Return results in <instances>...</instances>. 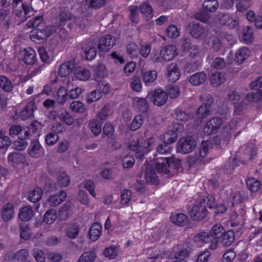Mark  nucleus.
Instances as JSON below:
<instances>
[{
  "label": "nucleus",
  "mask_w": 262,
  "mask_h": 262,
  "mask_svg": "<svg viewBox=\"0 0 262 262\" xmlns=\"http://www.w3.org/2000/svg\"><path fill=\"white\" fill-rule=\"evenodd\" d=\"M215 206L214 199L212 196L200 197L192 207L190 216L194 221L201 220L207 215V207L212 208Z\"/></svg>",
  "instance_id": "nucleus-1"
},
{
  "label": "nucleus",
  "mask_w": 262,
  "mask_h": 262,
  "mask_svg": "<svg viewBox=\"0 0 262 262\" xmlns=\"http://www.w3.org/2000/svg\"><path fill=\"white\" fill-rule=\"evenodd\" d=\"M56 31L54 26H45L42 29H34L30 34L31 40L36 44H41L52 34L53 31Z\"/></svg>",
  "instance_id": "nucleus-2"
},
{
  "label": "nucleus",
  "mask_w": 262,
  "mask_h": 262,
  "mask_svg": "<svg viewBox=\"0 0 262 262\" xmlns=\"http://www.w3.org/2000/svg\"><path fill=\"white\" fill-rule=\"evenodd\" d=\"M203 104L197 110V115L200 118L203 119L210 114L211 105L214 102L212 96L209 94H204L200 96Z\"/></svg>",
  "instance_id": "nucleus-3"
},
{
  "label": "nucleus",
  "mask_w": 262,
  "mask_h": 262,
  "mask_svg": "<svg viewBox=\"0 0 262 262\" xmlns=\"http://www.w3.org/2000/svg\"><path fill=\"white\" fill-rule=\"evenodd\" d=\"M196 145V141L193 138L187 136L181 137L178 143L177 151L182 154H188L193 150Z\"/></svg>",
  "instance_id": "nucleus-4"
},
{
  "label": "nucleus",
  "mask_w": 262,
  "mask_h": 262,
  "mask_svg": "<svg viewBox=\"0 0 262 262\" xmlns=\"http://www.w3.org/2000/svg\"><path fill=\"white\" fill-rule=\"evenodd\" d=\"M223 119L220 117H213L208 120L204 127V133L206 135H211L217 133L223 124Z\"/></svg>",
  "instance_id": "nucleus-5"
},
{
  "label": "nucleus",
  "mask_w": 262,
  "mask_h": 262,
  "mask_svg": "<svg viewBox=\"0 0 262 262\" xmlns=\"http://www.w3.org/2000/svg\"><path fill=\"white\" fill-rule=\"evenodd\" d=\"M18 57L20 61L26 64H33L36 61V52L31 47L20 50Z\"/></svg>",
  "instance_id": "nucleus-6"
},
{
  "label": "nucleus",
  "mask_w": 262,
  "mask_h": 262,
  "mask_svg": "<svg viewBox=\"0 0 262 262\" xmlns=\"http://www.w3.org/2000/svg\"><path fill=\"white\" fill-rule=\"evenodd\" d=\"M116 44L115 37L111 34L103 35L99 40L98 49L101 52H106Z\"/></svg>",
  "instance_id": "nucleus-7"
},
{
  "label": "nucleus",
  "mask_w": 262,
  "mask_h": 262,
  "mask_svg": "<svg viewBox=\"0 0 262 262\" xmlns=\"http://www.w3.org/2000/svg\"><path fill=\"white\" fill-rule=\"evenodd\" d=\"M223 228L220 225H216L214 226L210 230L209 234L210 238V246L209 248L214 250L217 247L218 238L222 236L223 234Z\"/></svg>",
  "instance_id": "nucleus-8"
},
{
  "label": "nucleus",
  "mask_w": 262,
  "mask_h": 262,
  "mask_svg": "<svg viewBox=\"0 0 262 262\" xmlns=\"http://www.w3.org/2000/svg\"><path fill=\"white\" fill-rule=\"evenodd\" d=\"M156 169L159 173L171 177L182 170L181 165H156Z\"/></svg>",
  "instance_id": "nucleus-9"
},
{
  "label": "nucleus",
  "mask_w": 262,
  "mask_h": 262,
  "mask_svg": "<svg viewBox=\"0 0 262 262\" xmlns=\"http://www.w3.org/2000/svg\"><path fill=\"white\" fill-rule=\"evenodd\" d=\"M29 155L34 158H38L44 155L45 150L37 139L31 140L28 148Z\"/></svg>",
  "instance_id": "nucleus-10"
},
{
  "label": "nucleus",
  "mask_w": 262,
  "mask_h": 262,
  "mask_svg": "<svg viewBox=\"0 0 262 262\" xmlns=\"http://www.w3.org/2000/svg\"><path fill=\"white\" fill-rule=\"evenodd\" d=\"M28 250L26 249H23L13 254L11 253H7L5 256L4 259L5 260L16 259L23 262H31L30 260H28Z\"/></svg>",
  "instance_id": "nucleus-11"
},
{
  "label": "nucleus",
  "mask_w": 262,
  "mask_h": 262,
  "mask_svg": "<svg viewBox=\"0 0 262 262\" xmlns=\"http://www.w3.org/2000/svg\"><path fill=\"white\" fill-rule=\"evenodd\" d=\"M151 100L154 105L162 106L167 100V93L162 89L155 90L151 94Z\"/></svg>",
  "instance_id": "nucleus-12"
},
{
  "label": "nucleus",
  "mask_w": 262,
  "mask_h": 262,
  "mask_svg": "<svg viewBox=\"0 0 262 262\" xmlns=\"http://www.w3.org/2000/svg\"><path fill=\"white\" fill-rule=\"evenodd\" d=\"M142 174L146 183L153 185L158 184L159 179L152 165H147Z\"/></svg>",
  "instance_id": "nucleus-13"
},
{
  "label": "nucleus",
  "mask_w": 262,
  "mask_h": 262,
  "mask_svg": "<svg viewBox=\"0 0 262 262\" xmlns=\"http://www.w3.org/2000/svg\"><path fill=\"white\" fill-rule=\"evenodd\" d=\"M178 54L176 46L167 45L164 47L160 52V57L164 61L172 60Z\"/></svg>",
  "instance_id": "nucleus-14"
},
{
  "label": "nucleus",
  "mask_w": 262,
  "mask_h": 262,
  "mask_svg": "<svg viewBox=\"0 0 262 262\" xmlns=\"http://www.w3.org/2000/svg\"><path fill=\"white\" fill-rule=\"evenodd\" d=\"M168 81L174 83L180 78V71L176 63H172L167 67V73L166 74Z\"/></svg>",
  "instance_id": "nucleus-15"
},
{
  "label": "nucleus",
  "mask_w": 262,
  "mask_h": 262,
  "mask_svg": "<svg viewBox=\"0 0 262 262\" xmlns=\"http://www.w3.org/2000/svg\"><path fill=\"white\" fill-rule=\"evenodd\" d=\"M250 54V52L248 48H241L235 52L234 60L237 64H240L248 58Z\"/></svg>",
  "instance_id": "nucleus-16"
},
{
  "label": "nucleus",
  "mask_w": 262,
  "mask_h": 262,
  "mask_svg": "<svg viewBox=\"0 0 262 262\" xmlns=\"http://www.w3.org/2000/svg\"><path fill=\"white\" fill-rule=\"evenodd\" d=\"M239 37L244 43H250L253 39L252 28L248 26L244 28L242 32L239 35Z\"/></svg>",
  "instance_id": "nucleus-17"
},
{
  "label": "nucleus",
  "mask_w": 262,
  "mask_h": 262,
  "mask_svg": "<svg viewBox=\"0 0 262 262\" xmlns=\"http://www.w3.org/2000/svg\"><path fill=\"white\" fill-rule=\"evenodd\" d=\"M102 226L98 223H94L89 230L90 238L93 241H97L101 234Z\"/></svg>",
  "instance_id": "nucleus-18"
},
{
  "label": "nucleus",
  "mask_w": 262,
  "mask_h": 262,
  "mask_svg": "<svg viewBox=\"0 0 262 262\" xmlns=\"http://www.w3.org/2000/svg\"><path fill=\"white\" fill-rule=\"evenodd\" d=\"M139 10L147 19H150L154 16L153 8L149 4V2H146L142 3L139 7Z\"/></svg>",
  "instance_id": "nucleus-19"
},
{
  "label": "nucleus",
  "mask_w": 262,
  "mask_h": 262,
  "mask_svg": "<svg viewBox=\"0 0 262 262\" xmlns=\"http://www.w3.org/2000/svg\"><path fill=\"white\" fill-rule=\"evenodd\" d=\"M67 197V193L64 191H60L58 193L50 196L48 201L52 206H56L63 202Z\"/></svg>",
  "instance_id": "nucleus-20"
},
{
  "label": "nucleus",
  "mask_w": 262,
  "mask_h": 262,
  "mask_svg": "<svg viewBox=\"0 0 262 262\" xmlns=\"http://www.w3.org/2000/svg\"><path fill=\"white\" fill-rule=\"evenodd\" d=\"M14 215V206L10 203H8L4 206L2 210L3 219L5 222L9 221Z\"/></svg>",
  "instance_id": "nucleus-21"
},
{
  "label": "nucleus",
  "mask_w": 262,
  "mask_h": 262,
  "mask_svg": "<svg viewBox=\"0 0 262 262\" xmlns=\"http://www.w3.org/2000/svg\"><path fill=\"white\" fill-rule=\"evenodd\" d=\"M72 17V14L68 9L66 8H61L59 14L57 16V19L59 20V26L64 25Z\"/></svg>",
  "instance_id": "nucleus-22"
},
{
  "label": "nucleus",
  "mask_w": 262,
  "mask_h": 262,
  "mask_svg": "<svg viewBox=\"0 0 262 262\" xmlns=\"http://www.w3.org/2000/svg\"><path fill=\"white\" fill-rule=\"evenodd\" d=\"M206 75L204 72H198L192 75L189 78V82L193 85H199L205 82Z\"/></svg>",
  "instance_id": "nucleus-23"
},
{
  "label": "nucleus",
  "mask_w": 262,
  "mask_h": 262,
  "mask_svg": "<svg viewBox=\"0 0 262 262\" xmlns=\"http://www.w3.org/2000/svg\"><path fill=\"white\" fill-rule=\"evenodd\" d=\"M158 73L156 70L148 71L144 72L142 76V80L145 85L153 83L157 79Z\"/></svg>",
  "instance_id": "nucleus-24"
},
{
  "label": "nucleus",
  "mask_w": 262,
  "mask_h": 262,
  "mask_svg": "<svg viewBox=\"0 0 262 262\" xmlns=\"http://www.w3.org/2000/svg\"><path fill=\"white\" fill-rule=\"evenodd\" d=\"M225 81V77L221 72H216L212 74L210 78L211 85L217 87L221 85Z\"/></svg>",
  "instance_id": "nucleus-25"
},
{
  "label": "nucleus",
  "mask_w": 262,
  "mask_h": 262,
  "mask_svg": "<svg viewBox=\"0 0 262 262\" xmlns=\"http://www.w3.org/2000/svg\"><path fill=\"white\" fill-rule=\"evenodd\" d=\"M171 221L178 226H184L188 222V217L183 213H176L170 217Z\"/></svg>",
  "instance_id": "nucleus-26"
},
{
  "label": "nucleus",
  "mask_w": 262,
  "mask_h": 262,
  "mask_svg": "<svg viewBox=\"0 0 262 262\" xmlns=\"http://www.w3.org/2000/svg\"><path fill=\"white\" fill-rule=\"evenodd\" d=\"M33 212L30 206H25L22 207L19 212L18 216L20 220L23 221H28L33 216Z\"/></svg>",
  "instance_id": "nucleus-27"
},
{
  "label": "nucleus",
  "mask_w": 262,
  "mask_h": 262,
  "mask_svg": "<svg viewBox=\"0 0 262 262\" xmlns=\"http://www.w3.org/2000/svg\"><path fill=\"white\" fill-rule=\"evenodd\" d=\"M74 76L76 78L79 80L85 81L90 78L91 74L87 69L80 67L76 68L75 70Z\"/></svg>",
  "instance_id": "nucleus-28"
},
{
  "label": "nucleus",
  "mask_w": 262,
  "mask_h": 262,
  "mask_svg": "<svg viewBox=\"0 0 262 262\" xmlns=\"http://www.w3.org/2000/svg\"><path fill=\"white\" fill-rule=\"evenodd\" d=\"M74 66L70 62L62 63L59 67L58 75L61 77L69 75L73 71Z\"/></svg>",
  "instance_id": "nucleus-29"
},
{
  "label": "nucleus",
  "mask_w": 262,
  "mask_h": 262,
  "mask_svg": "<svg viewBox=\"0 0 262 262\" xmlns=\"http://www.w3.org/2000/svg\"><path fill=\"white\" fill-rule=\"evenodd\" d=\"M8 161L13 164H24L25 156L17 151L11 152L8 156Z\"/></svg>",
  "instance_id": "nucleus-30"
},
{
  "label": "nucleus",
  "mask_w": 262,
  "mask_h": 262,
  "mask_svg": "<svg viewBox=\"0 0 262 262\" xmlns=\"http://www.w3.org/2000/svg\"><path fill=\"white\" fill-rule=\"evenodd\" d=\"M0 87L6 92H11L13 90V85L6 76L0 75Z\"/></svg>",
  "instance_id": "nucleus-31"
},
{
  "label": "nucleus",
  "mask_w": 262,
  "mask_h": 262,
  "mask_svg": "<svg viewBox=\"0 0 262 262\" xmlns=\"http://www.w3.org/2000/svg\"><path fill=\"white\" fill-rule=\"evenodd\" d=\"M235 239L234 233L232 230H229L222 235V244L224 246L231 245Z\"/></svg>",
  "instance_id": "nucleus-32"
},
{
  "label": "nucleus",
  "mask_w": 262,
  "mask_h": 262,
  "mask_svg": "<svg viewBox=\"0 0 262 262\" xmlns=\"http://www.w3.org/2000/svg\"><path fill=\"white\" fill-rule=\"evenodd\" d=\"M33 104L29 103L20 111L19 116L22 120H26L33 116Z\"/></svg>",
  "instance_id": "nucleus-33"
},
{
  "label": "nucleus",
  "mask_w": 262,
  "mask_h": 262,
  "mask_svg": "<svg viewBox=\"0 0 262 262\" xmlns=\"http://www.w3.org/2000/svg\"><path fill=\"white\" fill-rule=\"evenodd\" d=\"M56 219V211L54 209L48 210L43 215V222L49 225L53 224Z\"/></svg>",
  "instance_id": "nucleus-34"
},
{
  "label": "nucleus",
  "mask_w": 262,
  "mask_h": 262,
  "mask_svg": "<svg viewBox=\"0 0 262 262\" xmlns=\"http://www.w3.org/2000/svg\"><path fill=\"white\" fill-rule=\"evenodd\" d=\"M96 257V253L94 251H88L83 253L77 262H93Z\"/></svg>",
  "instance_id": "nucleus-35"
},
{
  "label": "nucleus",
  "mask_w": 262,
  "mask_h": 262,
  "mask_svg": "<svg viewBox=\"0 0 262 262\" xmlns=\"http://www.w3.org/2000/svg\"><path fill=\"white\" fill-rule=\"evenodd\" d=\"M247 187L252 192L257 191L261 187V182L255 178H249L246 182Z\"/></svg>",
  "instance_id": "nucleus-36"
},
{
  "label": "nucleus",
  "mask_w": 262,
  "mask_h": 262,
  "mask_svg": "<svg viewBox=\"0 0 262 262\" xmlns=\"http://www.w3.org/2000/svg\"><path fill=\"white\" fill-rule=\"evenodd\" d=\"M202 6L205 10L212 12L217 10L219 4L217 0H207L203 3Z\"/></svg>",
  "instance_id": "nucleus-37"
},
{
  "label": "nucleus",
  "mask_w": 262,
  "mask_h": 262,
  "mask_svg": "<svg viewBox=\"0 0 262 262\" xmlns=\"http://www.w3.org/2000/svg\"><path fill=\"white\" fill-rule=\"evenodd\" d=\"M70 182V177L64 171H60L58 173L57 183L59 186L67 187L69 186Z\"/></svg>",
  "instance_id": "nucleus-38"
},
{
  "label": "nucleus",
  "mask_w": 262,
  "mask_h": 262,
  "mask_svg": "<svg viewBox=\"0 0 262 262\" xmlns=\"http://www.w3.org/2000/svg\"><path fill=\"white\" fill-rule=\"evenodd\" d=\"M165 34L169 38H175L179 36L180 29L174 25H170L167 27Z\"/></svg>",
  "instance_id": "nucleus-39"
},
{
  "label": "nucleus",
  "mask_w": 262,
  "mask_h": 262,
  "mask_svg": "<svg viewBox=\"0 0 262 262\" xmlns=\"http://www.w3.org/2000/svg\"><path fill=\"white\" fill-rule=\"evenodd\" d=\"M42 194V189L40 188L37 187L29 193L28 199L30 202L35 203L41 199Z\"/></svg>",
  "instance_id": "nucleus-40"
},
{
  "label": "nucleus",
  "mask_w": 262,
  "mask_h": 262,
  "mask_svg": "<svg viewBox=\"0 0 262 262\" xmlns=\"http://www.w3.org/2000/svg\"><path fill=\"white\" fill-rule=\"evenodd\" d=\"M174 117L179 121L182 122H186L190 118V115L189 113L183 111L180 108H177L174 110Z\"/></svg>",
  "instance_id": "nucleus-41"
},
{
  "label": "nucleus",
  "mask_w": 262,
  "mask_h": 262,
  "mask_svg": "<svg viewBox=\"0 0 262 262\" xmlns=\"http://www.w3.org/2000/svg\"><path fill=\"white\" fill-rule=\"evenodd\" d=\"M130 14L129 15V20L133 23L137 24L139 21V10L136 6H130L129 7Z\"/></svg>",
  "instance_id": "nucleus-42"
},
{
  "label": "nucleus",
  "mask_w": 262,
  "mask_h": 262,
  "mask_svg": "<svg viewBox=\"0 0 262 262\" xmlns=\"http://www.w3.org/2000/svg\"><path fill=\"white\" fill-rule=\"evenodd\" d=\"M204 32V28L198 23L192 24L190 33L194 38H198L203 34Z\"/></svg>",
  "instance_id": "nucleus-43"
},
{
  "label": "nucleus",
  "mask_w": 262,
  "mask_h": 262,
  "mask_svg": "<svg viewBox=\"0 0 262 262\" xmlns=\"http://www.w3.org/2000/svg\"><path fill=\"white\" fill-rule=\"evenodd\" d=\"M72 203L71 202H67L61 207L59 211V215L63 219H66L71 213Z\"/></svg>",
  "instance_id": "nucleus-44"
},
{
  "label": "nucleus",
  "mask_w": 262,
  "mask_h": 262,
  "mask_svg": "<svg viewBox=\"0 0 262 262\" xmlns=\"http://www.w3.org/2000/svg\"><path fill=\"white\" fill-rule=\"evenodd\" d=\"M177 134L174 131L169 130L163 135V141L166 144H170L176 141Z\"/></svg>",
  "instance_id": "nucleus-45"
},
{
  "label": "nucleus",
  "mask_w": 262,
  "mask_h": 262,
  "mask_svg": "<svg viewBox=\"0 0 262 262\" xmlns=\"http://www.w3.org/2000/svg\"><path fill=\"white\" fill-rule=\"evenodd\" d=\"M143 123V116L141 114H139L134 117L129 128L132 130H136L141 127Z\"/></svg>",
  "instance_id": "nucleus-46"
},
{
  "label": "nucleus",
  "mask_w": 262,
  "mask_h": 262,
  "mask_svg": "<svg viewBox=\"0 0 262 262\" xmlns=\"http://www.w3.org/2000/svg\"><path fill=\"white\" fill-rule=\"evenodd\" d=\"M20 226V235L25 240L29 239L31 235V229L26 223H21Z\"/></svg>",
  "instance_id": "nucleus-47"
},
{
  "label": "nucleus",
  "mask_w": 262,
  "mask_h": 262,
  "mask_svg": "<svg viewBox=\"0 0 262 262\" xmlns=\"http://www.w3.org/2000/svg\"><path fill=\"white\" fill-rule=\"evenodd\" d=\"M85 2L88 7L93 10L102 8L105 3V0H85Z\"/></svg>",
  "instance_id": "nucleus-48"
},
{
  "label": "nucleus",
  "mask_w": 262,
  "mask_h": 262,
  "mask_svg": "<svg viewBox=\"0 0 262 262\" xmlns=\"http://www.w3.org/2000/svg\"><path fill=\"white\" fill-rule=\"evenodd\" d=\"M74 21L76 26L81 31L84 30L88 25V18L86 16L75 17Z\"/></svg>",
  "instance_id": "nucleus-49"
},
{
  "label": "nucleus",
  "mask_w": 262,
  "mask_h": 262,
  "mask_svg": "<svg viewBox=\"0 0 262 262\" xmlns=\"http://www.w3.org/2000/svg\"><path fill=\"white\" fill-rule=\"evenodd\" d=\"M102 97L100 91L95 90L92 91L90 94H88L86 97V101L89 103H91L99 100Z\"/></svg>",
  "instance_id": "nucleus-50"
},
{
  "label": "nucleus",
  "mask_w": 262,
  "mask_h": 262,
  "mask_svg": "<svg viewBox=\"0 0 262 262\" xmlns=\"http://www.w3.org/2000/svg\"><path fill=\"white\" fill-rule=\"evenodd\" d=\"M79 232V228L76 225H72L68 227L66 229L67 235L71 239L76 238Z\"/></svg>",
  "instance_id": "nucleus-51"
},
{
  "label": "nucleus",
  "mask_w": 262,
  "mask_h": 262,
  "mask_svg": "<svg viewBox=\"0 0 262 262\" xmlns=\"http://www.w3.org/2000/svg\"><path fill=\"white\" fill-rule=\"evenodd\" d=\"M68 97L67 90L63 86L60 87L57 92V102L61 104L64 103L67 101Z\"/></svg>",
  "instance_id": "nucleus-52"
},
{
  "label": "nucleus",
  "mask_w": 262,
  "mask_h": 262,
  "mask_svg": "<svg viewBox=\"0 0 262 262\" xmlns=\"http://www.w3.org/2000/svg\"><path fill=\"white\" fill-rule=\"evenodd\" d=\"M90 127L93 134L95 136L100 134L102 129L101 123L98 120H94L91 121L89 123Z\"/></svg>",
  "instance_id": "nucleus-53"
},
{
  "label": "nucleus",
  "mask_w": 262,
  "mask_h": 262,
  "mask_svg": "<svg viewBox=\"0 0 262 262\" xmlns=\"http://www.w3.org/2000/svg\"><path fill=\"white\" fill-rule=\"evenodd\" d=\"M21 137H18V139L13 143L14 148L17 150L21 151L25 150L28 144L25 139Z\"/></svg>",
  "instance_id": "nucleus-54"
},
{
  "label": "nucleus",
  "mask_w": 262,
  "mask_h": 262,
  "mask_svg": "<svg viewBox=\"0 0 262 262\" xmlns=\"http://www.w3.org/2000/svg\"><path fill=\"white\" fill-rule=\"evenodd\" d=\"M193 240L196 243H210L209 234L206 232H201L195 235L193 237Z\"/></svg>",
  "instance_id": "nucleus-55"
},
{
  "label": "nucleus",
  "mask_w": 262,
  "mask_h": 262,
  "mask_svg": "<svg viewBox=\"0 0 262 262\" xmlns=\"http://www.w3.org/2000/svg\"><path fill=\"white\" fill-rule=\"evenodd\" d=\"M118 252V248L116 246H112L105 249L103 254L110 259H113L117 256Z\"/></svg>",
  "instance_id": "nucleus-56"
},
{
  "label": "nucleus",
  "mask_w": 262,
  "mask_h": 262,
  "mask_svg": "<svg viewBox=\"0 0 262 262\" xmlns=\"http://www.w3.org/2000/svg\"><path fill=\"white\" fill-rule=\"evenodd\" d=\"M84 54L87 60H92L97 55V50L93 46H89V48H86L84 50Z\"/></svg>",
  "instance_id": "nucleus-57"
},
{
  "label": "nucleus",
  "mask_w": 262,
  "mask_h": 262,
  "mask_svg": "<svg viewBox=\"0 0 262 262\" xmlns=\"http://www.w3.org/2000/svg\"><path fill=\"white\" fill-rule=\"evenodd\" d=\"M71 110L77 113H83L85 111L84 104L79 101H73L70 104Z\"/></svg>",
  "instance_id": "nucleus-58"
},
{
  "label": "nucleus",
  "mask_w": 262,
  "mask_h": 262,
  "mask_svg": "<svg viewBox=\"0 0 262 262\" xmlns=\"http://www.w3.org/2000/svg\"><path fill=\"white\" fill-rule=\"evenodd\" d=\"M59 118L60 120L62 121L68 125H72L74 122L73 117L67 112L60 113L59 115Z\"/></svg>",
  "instance_id": "nucleus-59"
},
{
  "label": "nucleus",
  "mask_w": 262,
  "mask_h": 262,
  "mask_svg": "<svg viewBox=\"0 0 262 262\" xmlns=\"http://www.w3.org/2000/svg\"><path fill=\"white\" fill-rule=\"evenodd\" d=\"M59 140V136L54 133H49L46 137L45 141L47 145H54Z\"/></svg>",
  "instance_id": "nucleus-60"
},
{
  "label": "nucleus",
  "mask_w": 262,
  "mask_h": 262,
  "mask_svg": "<svg viewBox=\"0 0 262 262\" xmlns=\"http://www.w3.org/2000/svg\"><path fill=\"white\" fill-rule=\"evenodd\" d=\"M130 86L135 92H139L142 89L141 79L138 76H135L132 79Z\"/></svg>",
  "instance_id": "nucleus-61"
},
{
  "label": "nucleus",
  "mask_w": 262,
  "mask_h": 262,
  "mask_svg": "<svg viewBox=\"0 0 262 262\" xmlns=\"http://www.w3.org/2000/svg\"><path fill=\"white\" fill-rule=\"evenodd\" d=\"M139 110L143 113L146 112L148 108V103L146 99L138 98L136 101Z\"/></svg>",
  "instance_id": "nucleus-62"
},
{
  "label": "nucleus",
  "mask_w": 262,
  "mask_h": 262,
  "mask_svg": "<svg viewBox=\"0 0 262 262\" xmlns=\"http://www.w3.org/2000/svg\"><path fill=\"white\" fill-rule=\"evenodd\" d=\"M129 148L130 150L136 151L140 148L139 139L136 136H132L129 139Z\"/></svg>",
  "instance_id": "nucleus-63"
},
{
  "label": "nucleus",
  "mask_w": 262,
  "mask_h": 262,
  "mask_svg": "<svg viewBox=\"0 0 262 262\" xmlns=\"http://www.w3.org/2000/svg\"><path fill=\"white\" fill-rule=\"evenodd\" d=\"M32 255L37 262L45 261V255L42 250L38 248H34L32 250Z\"/></svg>",
  "instance_id": "nucleus-64"
}]
</instances>
